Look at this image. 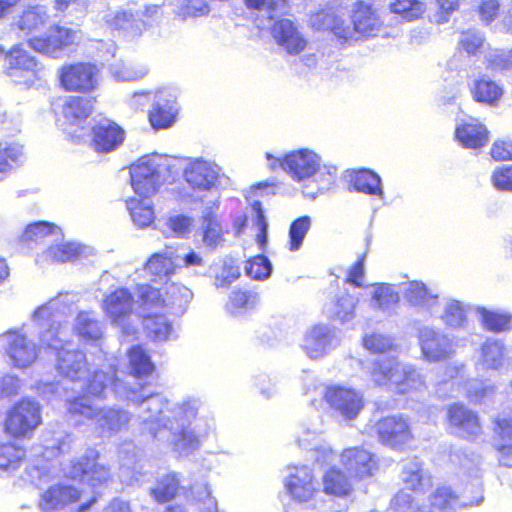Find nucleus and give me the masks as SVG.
Instances as JSON below:
<instances>
[{
	"label": "nucleus",
	"instance_id": "57",
	"mask_svg": "<svg viewBox=\"0 0 512 512\" xmlns=\"http://www.w3.org/2000/svg\"><path fill=\"white\" fill-rule=\"evenodd\" d=\"M442 319L449 327H460L466 321L465 310L459 302H451L446 306Z\"/></svg>",
	"mask_w": 512,
	"mask_h": 512
},
{
	"label": "nucleus",
	"instance_id": "6",
	"mask_svg": "<svg viewBox=\"0 0 512 512\" xmlns=\"http://www.w3.org/2000/svg\"><path fill=\"white\" fill-rule=\"evenodd\" d=\"M339 461L355 482L371 479L380 470L377 454L363 445L344 448L339 454Z\"/></svg>",
	"mask_w": 512,
	"mask_h": 512
},
{
	"label": "nucleus",
	"instance_id": "53",
	"mask_svg": "<svg viewBox=\"0 0 512 512\" xmlns=\"http://www.w3.org/2000/svg\"><path fill=\"white\" fill-rule=\"evenodd\" d=\"M500 0H480L475 7V13L484 25H490L501 13Z\"/></svg>",
	"mask_w": 512,
	"mask_h": 512
},
{
	"label": "nucleus",
	"instance_id": "3",
	"mask_svg": "<svg viewBox=\"0 0 512 512\" xmlns=\"http://www.w3.org/2000/svg\"><path fill=\"white\" fill-rule=\"evenodd\" d=\"M1 58L5 74L15 85L30 88L40 80L41 65L22 44L1 51Z\"/></svg>",
	"mask_w": 512,
	"mask_h": 512
},
{
	"label": "nucleus",
	"instance_id": "51",
	"mask_svg": "<svg viewBox=\"0 0 512 512\" xmlns=\"http://www.w3.org/2000/svg\"><path fill=\"white\" fill-rule=\"evenodd\" d=\"M246 274L256 280H263L271 273V264L264 255H256L246 261Z\"/></svg>",
	"mask_w": 512,
	"mask_h": 512
},
{
	"label": "nucleus",
	"instance_id": "56",
	"mask_svg": "<svg viewBox=\"0 0 512 512\" xmlns=\"http://www.w3.org/2000/svg\"><path fill=\"white\" fill-rule=\"evenodd\" d=\"M245 6L250 10L274 13L279 10H286L290 7V0H243Z\"/></svg>",
	"mask_w": 512,
	"mask_h": 512
},
{
	"label": "nucleus",
	"instance_id": "45",
	"mask_svg": "<svg viewBox=\"0 0 512 512\" xmlns=\"http://www.w3.org/2000/svg\"><path fill=\"white\" fill-rule=\"evenodd\" d=\"M57 226L53 223L46 221H38L29 224L23 234L22 240L26 244L43 243L48 237H51L56 232Z\"/></svg>",
	"mask_w": 512,
	"mask_h": 512
},
{
	"label": "nucleus",
	"instance_id": "30",
	"mask_svg": "<svg viewBox=\"0 0 512 512\" xmlns=\"http://www.w3.org/2000/svg\"><path fill=\"white\" fill-rule=\"evenodd\" d=\"M224 228L218 214L212 209L206 210L201 217V237L203 244L215 249L224 241Z\"/></svg>",
	"mask_w": 512,
	"mask_h": 512
},
{
	"label": "nucleus",
	"instance_id": "22",
	"mask_svg": "<svg viewBox=\"0 0 512 512\" xmlns=\"http://www.w3.org/2000/svg\"><path fill=\"white\" fill-rule=\"evenodd\" d=\"M487 127L477 119H468L458 124L454 131L455 140L464 148L480 149L489 141Z\"/></svg>",
	"mask_w": 512,
	"mask_h": 512
},
{
	"label": "nucleus",
	"instance_id": "17",
	"mask_svg": "<svg viewBox=\"0 0 512 512\" xmlns=\"http://www.w3.org/2000/svg\"><path fill=\"white\" fill-rule=\"evenodd\" d=\"M446 420L462 438L476 439L482 432L479 416L462 403H452L447 407Z\"/></svg>",
	"mask_w": 512,
	"mask_h": 512
},
{
	"label": "nucleus",
	"instance_id": "38",
	"mask_svg": "<svg viewBox=\"0 0 512 512\" xmlns=\"http://www.w3.org/2000/svg\"><path fill=\"white\" fill-rule=\"evenodd\" d=\"M126 355L131 373L135 377H147L154 372L155 366L142 345H132Z\"/></svg>",
	"mask_w": 512,
	"mask_h": 512
},
{
	"label": "nucleus",
	"instance_id": "33",
	"mask_svg": "<svg viewBox=\"0 0 512 512\" xmlns=\"http://www.w3.org/2000/svg\"><path fill=\"white\" fill-rule=\"evenodd\" d=\"M47 7L43 5H28L17 20V27L25 33H31L43 27L48 21Z\"/></svg>",
	"mask_w": 512,
	"mask_h": 512
},
{
	"label": "nucleus",
	"instance_id": "35",
	"mask_svg": "<svg viewBox=\"0 0 512 512\" xmlns=\"http://www.w3.org/2000/svg\"><path fill=\"white\" fill-rule=\"evenodd\" d=\"M400 368L396 357H382L373 363L370 376L376 385H387L393 383Z\"/></svg>",
	"mask_w": 512,
	"mask_h": 512
},
{
	"label": "nucleus",
	"instance_id": "7",
	"mask_svg": "<svg viewBox=\"0 0 512 512\" xmlns=\"http://www.w3.org/2000/svg\"><path fill=\"white\" fill-rule=\"evenodd\" d=\"M374 429L379 442L392 450H405L414 438L409 420L402 415L384 416Z\"/></svg>",
	"mask_w": 512,
	"mask_h": 512
},
{
	"label": "nucleus",
	"instance_id": "49",
	"mask_svg": "<svg viewBox=\"0 0 512 512\" xmlns=\"http://www.w3.org/2000/svg\"><path fill=\"white\" fill-rule=\"evenodd\" d=\"M257 302V294L250 290L236 289L229 297V310L237 313L242 310L251 309Z\"/></svg>",
	"mask_w": 512,
	"mask_h": 512
},
{
	"label": "nucleus",
	"instance_id": "15",
	"mask_svg": "<svg viewBox=\"0 0 512 512\" xmlns=\"http://www.w3.org/2000/svg\"><path fill=\"white\" fill-rule=\"evenodd\" d=\"M418 340L422 357L427 362L445 361L454 354L452 340L432 328L425 327L420 329Z\"/></svg>",
	"mask_w": 512,
	"mask_h": 512
},
{
	"label": "nucleus",
	"instance_id": "14",
	"mask_svg": "<svg viewBox=\"0 0 512 512\" xmlns=\"http://www.w3.org/2000/svg\"><path fill=\"white\" fill-rule=\"evenodd\" d=\"M125 140L124 129L115 121L102 119L90 130V146L101 154L115 151Z\"/></svg>",
	"mask_w": 512,
	"mask_h": 512
},
{
	"label": "nucleus",
	"instance_id": "20",
	"mask_svg": "<svg viewBox=\"0 0 512 512\" xmlns=\"http://www.w3.org/2000/svg\"><path fill=\"white\" fill-rule=\"evenodd\" d=\"M134 297L128 288L118 287L107 294L102 302V309L115 324H123L131 316Z\"/></svg>",
	"mask_w": 512,
	"mask_h": 512
},
{
	"label": "nucleus",
	"instance_id": "43",
	"mask_svg": "<svg viewBox=\"0 0 512 512\" xmlns=\"http://www.w3.org/2000/svg\"><path fill=\"white\" fill-rule=\"evenodd\" d=\"M93 401L81 392V394L68 399L67 412L71 416L94 420L97 417L98 408L93 406Z\"/></svg>",
	"mask_w": 512,
	"mask_h": 512
},
{
	"label": "nucleus",
	"instance_id": "58",
	"mask_svg": "<svg viewBox=\"0 0 512 512\" xmlns=\"http://www.w3.org/2000/svg\"><path fill=\"white\" fill-rule=\"evenodd\" d=\"M20 152L14 146L0 145V173H9L19 163Z\"/></svg>",
	"mask_w": 512,
	"mask_h": 512
},
{
	"label": "nucleus",
	"instance_id": "21",
	"mask_svg": "<svg viewBox=\"0 0 512 512\" xmlns=\"http://www.w3.org/2000/svg\"><path fill=\"white\" fill-rule=\"evenodd\" d=\"M86 355L79 349H70L61 346L56 351L55 367L58 373L72 381L79 380L87 370Z\"/></svg>",
	"mask_w": 512,
	"mask_h": 512
},
{
	"label": "nucleus",
	"instance_id": "12",
	"mask_svg": "<svg viewBox=\"0 0 512 512\" xmlns=\"http://www.w3.org/2000/svg\"><path fill=\"white\" fill-rule=\"evenodd\" d=\"M270 34L276 44L289 55L301 54L309 44V40L299 26L288 18L276 19L270 27Z\"/></svg>",
	"mask_w": 512,
	"mask_h": 512
},
{
	"label": "nucleus",
	"instance_id": "13",
	"mask_svg": "<svg viewBox=\"0 0 512 512\" xmlns=\"http://www.w3.org/2000/svg\"><path fill=\"white\" fill-rule=\"evenodd\" d=\"M349 18L353 32L364 38L375 37L384 26L378 9L367 0H356Z\"/></svg>",
	"mask_w": 512,
	"mask_h": 512
},
{
	"label": "nucleus",
	"instance_id": "40",
	"mask_svg": "<svg viewBox=\"0 0 512 512\" xmlns=\"http://www.w3.org/2000/svg\"><path fill=\"white\" fill-rule=\"evenodd\" d=\"M146 199L130 197L125 202L133 223L139 228H145L154 221V209Z\"/></svg>",
	"mask_w": 512,
	"mask_h": 512
},
{
	"label": "nucleus",
	"instance_id": "24",
	"mask_svg": "<svg viewBox=\"0 0 512 512\" xmlns=\"http://www.w3.org/2000/svg\"><path fill=\"white\" fill-rule=\"evenodd\" d=\"M184 179L195 191H208L217 186L219 175L206 162L195 161L184 171Z\"/></svg>",
	"mask_w": 512,
	"mask_h": 512
},
{
	"label": "nucleus",
	"instance_id": "48",
	"mask_svg": "<svg viewBox=\"0 0 512 512\" xmlns=\"http://www.w3.org/2000/svg\"><path fill=\"white\" fill-rule=\"evenodd\" d=\"M403 483L405 489L414 493H423L426 486H430V479L426 478L423 474V469L420 464H415V467H406L402 471Z\"/></svg>",
	"mask_w": 512,
	"mask_h": 512
},
{
	"label": "nucleus",
	"instance_id": "32",
	"mask_svg": "<svg viewBox=\"0 0 512 512\" xmlns=\"http://www.w3.org/2000/svg\"><path fill=\"white\" fill-rule=\"evenodd\" d=\"M350 183L353 189L358 192L371 196L383 195L381 179L377 173L370 169L354 170L350 174Z\"/></svg>",
	"mask_w": 512,
	"mask_h": 512
},
{
	"label": "nucleus",
	"instance_id": "34",
	"mask_svg": "<svg viewBox=\"0 0 512 512\" xmlns=\"http://www.w3.org/2000/svg\"><path fill=\"white\" fill-rule=\"evenodd\" d=\"M393 384L395 393L399 395L413 394L425 388L422 376L409 366L400 368Z\"/></svg>",
	"mask_w": 512,
	"mask_h": 512
},
{
	"label": "nucleus",
	"instance_id": "4",
	"mask_svg": "<svg viewBox=\"0 0 512 512\" xmlns=\"http://www.w3.org/2000/svg\"><path fill=\"white\" fill-rule=\"evenodd\" d=\"M95 97L69 96L60 111L55 112L56 122L62 126L69 138L76 143L84 140L86 128L83 123L93 112Z\"/></svg>",
	"mask_w": 512,
	"mask_h": 512
},
{
	"label": "nucleus",
	"instance_id": "42",
	"mask_svg": "<svg viewBox=\"0 0 512 512\" xmlns=\"http://www.w3.org/2000/svg\"><path fill=\"white\" fill-rule=\"evenodd\" d=\"M480 316L481 324L487 331L501 333L512 329V314L508 312L482 309L480 311Z\"/></svg>",
	"mask_w": 512,
	"mask_h": 512
},
{
	"label": "nucleus",
	"instance_id": "2",
	"mask_svg": "<svg viewBox=\"0 0 512 512\" xmlns=\"http://www.w3.org/2000/svg\"><path fill=\"white\" fill-rule=\"evenodd\" d=\"M42 424V408L34 399L22 397L5 412L1 428L13 441L30 440Z\"/></svg>",
	"mask_w": 512,
	"mask_h": 512
},
{
	"label": "nucleus",
	"instance_id": "27",
	"mask_svg": "<svg viewBox=\"0 0 512 512\" xmlns=\"http://www.w3.org/2000/svg\"><path fill=\"white\" fill-rule=\"evenodd\" d=\"M353 480L339 467H329L322 476L323 492L335 498H345L353 492Z\"/></svg>",
	"mask_w": 512,
	"mask_h": 512
},
{
	"label": "nucleus",
	"instance_id": "9",
	"mask_svg": "<svg viewBox=\"0 0 512 512\" xmlns=\"http://www.w3.org/2000/svg\"><path fill=\"white\" fill-rule=\"evenodd\" d=\"M27 43L40 54L58 57L64 50L77 44V32L69 27L54 24L45 34L31 37Z\"/></svg>",
	"mask_w": 512,
	"mask_h": 512
},
{
	"label": "nucleus",
	"instance_id": "26",
	"mask_svg": "<svg viewBox=\"0 0 512 512\" xmlns=\"http://www.w3.org/2000/svg\"><path fill=\"white\" fill-rule=\"evenodd\" d=\"M7 354L16 368H26L37 358L35 345L26 336L16 332L10 335Z\"/></svg>",
	"mask_w": 512,
	"mask_h": 512
},
{
	"label": "nucleus",
	"instance_id": "61",
	"mask_svg": "<svg viewBox=\"0 0 512 512\" xmlns=\"http://www.w3.org/2000/svg\"><path fill=\"white\" fill-rule=\"evenodd\" d=\"M489 153L495 161L512 160V139L505 138L495 140L491 145Z\"/></svg>",
	"mask_w": 512,
	"mask_h": 512
},
{
	"label": "nucleus",
	"instance_id": "60",
	"mask_svg": "<svg viewBox=\"0 0 512 512\" xmlns=\"http://www.w3.org/2000/svg\"><path fill=\"white\" fill-rule=\"evenodd\" d=\"M486 68L493 72L512 71V49L491 55L486 61Z\"/></svg>",
	"mask_w": 512,
	"mask_h": 512
},
{
	"label": "nucleus",
	"instance_id": "55",
	"mask_svg": "<svg viewBox=\"0 0 512 512\" xmlns=\"http://www.w3.org/2000/svg\"><path fill=\"white\" fill-rule=\"evenodd\" d=\"M362 343L365 349L375 354H382L393 349L391 340L386 336L377 333L365 335Z\"/></svg>",
	"mask_w": 512,
	"mask_h": 512
},
{
	"label": "nucleus",
	"instance_id": "59",
	"mask_svg": "<svg viewBox=\"0 0 512 512\" xmlns=\"http://www.w3.org/2000/svg\"><path fill=\"white\" fill-rule=\"evenodd\" d=\"M493 185L502 191H512V165L501 166L491 175Z\"/></svg>",
	"mask_w": 512,
	"mask_h": 512
},
{
	"label": "nucleus",
	"instance_id": "63",
	"mask_svg": "<svg viewBox=\"0 0 512 512\" xmlns=\"http://www.w3.org/2000/svg\"><path fill=\"white\" fill-rule=\"evenodd\" d=\"M193 219L186 215H175L168 219L169 229L178 237H186L191 230Z\"/></svg>",
	"mask_w": 512,
	"mask_h": 512
},
{
	"label": "nucleus",
	"instance_id": "29",
	"mask_svg": "<svg viewBox=\"0 0 512 512\" xmlns=\"http://www.w3.org/2000/svg\"><path fill=\"white\" fill-rule=\"evenodd\" d=\"M131 415L120 408L108 407L98 408L96 424L100 431L108 433L109 435L115 434L128 426Z\"/></svg>",
	"mask_w": 512,
	"mask_h": 512
},
{
	"label": "nucleus",
	"instance_id": "52",
	"mask_svg": "<svg viewBox=\"0 0 512 512\" xmlns=\"http://www.w3.org/2000/svg\"><path fill=\"white\" fill-rule=\"evenodd\" d=\"M76 256V251L69 244L49 246L42 253L43 261L48 263L68 262Z\"/></svg>",
	"mask_w": 512,
	"mask_h": 512
},
{
	"label": "nucleus",
	"instance_id": "28",
	"mask_svg": "<svg viewBox=\"0 0 512 512\" xmlns=\"http://www.w3.org/2000/svg\"><path fill=\"white\" fill-rule=\"evenodd\" d=\"M181 479L176 472H168L158 477L149 495L157 504H166L173 501L181 490Z\"/></svg>",
	"mask_w": 512,
	"mask_h": 512
},
{
	"label": "nucleus",
	"instance_id": "54",
	"mask_svg": "<svg viewBox=\"0 0 512 512\" xmlns=\"http://www.w3.org/2000/svg\"><path fill=\"white\" fill-rule=\"evenodd\" d=\"M372 300L376 307L386 308L398 303L399 295L389 285L381 283L374 287Z\"/></svg>",
	"mask_w": 512,
	"mask_h": 512
},
{
	"label": "nucleus",
	"instance_id": "47",
	"mask_svg": "<svg viewBox=\"0 0 512 512\" xmlns=\"http://www.w3.org/2000/svg\"><path fill=\"white\" fill-rule=\"evenodd\" d=\"M311 227V218L307 215L294 219L289 227L288 249L297 251L303 244L304 238Z\"/></svg>",
	"mask_w": 512,
	"mask_h": 512
},
{
	"label": "nucleus",
	"instance_id": "62",
	"mask_svg": "<svg viewBox=\"0 0 512 512\" xmlns=\"http://www.w3.org/2000/svg\"><path fill=\"white\" fill-rule=\"evenodd\" d=\"M240 277L239 268L232 264H224L220 273L214 277L216 288H228Z\"/></svg>",
	"mask_w": 512,
	"mask_h": 512
},
{
	"label": "nucleus",
	"instance_id": "8",
	"mask_svg": "<svg viewBox=\"0 0 512 512\" xmlns=\"http://www.w3.org/2000/svg\"><path fill=\"white\" fill-rule=\"evenodd\" d=\"M99 459L100 453L96 449H88L70 462L67 477L73 481H87L93 486L106 484L112 480L111 469Z\"/></svg>",
	"mask_w": 512,
	"mask_h": 512
},
{
	"label": "nucleus",
	"instance_id": "36",
	"mask_svg": "<svg viewBox=\"0 0 512 512\" xmlns=\"http://www.w3.org/2000/svg\"><path fill=\"white\" fill-rule=\"evenodd\" d=\"M333 333L323 326H314L305 336L304 349L310 358H317L325 353Z\"/></svg>",
	"mask_w": 512,
	"mask_h": 512
},
{
	"label": "nucleus",
	"instance_id": "31",
	"mask_svg": "<svg viewBox=\"0 0 512 512\" xmlns=\"http://www.w3.org/2000/svg\"><path fill=\"white\" fill-rule=\"evenodd\" d=\"M179 107L176 99L156 103L148 113L149 123L155 130L167 129L172 126L178 114Z\"/></svg>",
	"mask_w": 512,
	"mask_h": 512
},
{
	"label": "nucleus",
	"instance_id": "16",
	"mask_svg": "<svg viewBox=\"0 0 512 512\" xmlns=\"http://www.w3.org/2000/svg\"><path fill=\"white\" fill-rule=\"evenodd\" d=\"M284 486L291 498L298 502H307L319 492L313 469L304 465L293 468L286 477Z\"/></svg>",
	"mask_w": 512,
	"mask_h": 512
},
{
	"label": "nucleus",
	"instance_id": "41",
	"mask_svg": "<svg viewBox=\"0 0 512 512\" xmlns=\"http://www.w3.org/2000/svg\"><path fill=\"white\" fill-rule=\"evenodd\" d=\"M109 384L110 376L108 373L96 370L88 375L81 392L93 400H103L106 397Z\"/></svg>",
	"mask_w": 512,
	"mask_h": 512
},
{
	"label": "nucleus",
	"instance_id": "11",
	"mask_svg": "<svg viewBox=\"0 0 512 512\" xmlns=\"http://www.w3.org/2000/svg\"><path fill=\"white\" fill-rule=\"evenodd\" d=\"M160 166L151 159L139 160L130 168V184L138 198L148 199L160 186Z\"/></svg>",
	"mask_w": 512,
	"mask_h": 512
},
{
	"label": "nucleus",
	"instance_id": "19",
	"mask_svg": "<svg viewBox=\"0 0 512 512\" xmlns=\"http://www.w3.org/2000/svg\"><path fill=\"white\" fill-rule=\"evenodd\" d=\"M82 491L71 484L55 483L41 495L39 507L43 512H54L77 503Z\"/></svg>",
	"mask_w": 512,
	"mask_h": 512
},
{
	"label": "nucleus",
	"instance_id": "39",
	"mask_svg": "<svg viewBox=\"0 0 512 512\" xmlns=\"http://www.w3.org/2000/svg\"><path fill=\"white\" fill-rule=\"evenodd\" d=\"M388 8L401 20L411 22L422 18L426 4L422 0H392Z\"/></svg>",
	"mask_w": 512,
	"mask_h": 512
},
{
	"label": "nucleus",
	"instance_id": "1",
	"mask_svg": "<svg viewBox=\"0 0 512 512\" xmlns=\"http://www.w3.org/2000/svg\"><path fill=\"white\" fill-rule=\"evenodd\" d=\"M144 270L154 278L166 277L161 287H155L149 283L136 286L138 301L144 310L159 309L164 311L174 305L181 304L188 289L169 279L175 273V267L170 256L159 252L151 254L144 263Z\"/></svg>",
	"mask_w": 512,
	"mask_h": 512
},
{
	"label": "nucleus",
	"instance_id": "23",
	"mask_svg": "<svg viewBox=\"0 0 512 512\" xmlns=\"http://www.w3.org/2000/svg\"><path fill=\"white\" fill-rule=\"evenodd\" d=\"M470 94L475 102L495 107L499 105L504 96V87L500 82L487 75H480L474 79L470 87Z\"/></svg>",
	"mask_w": 512,
	"mask_h": 512
},
{
	"label": "nucleus",
	"instance_id": "44",
	"mask_svg": "<svg viewBox=\"0 0 512 512\" xmlns=\"http://www.w3.org/2000/svg\"><path fill=\"white\" fill-rule=\"evenodd\" d=\"M145 403V410L147 411V420L152 423L166 422L167 412H171L173 409L169 407L168 401L160 394H152L143 400Z\"/></svg>",
	"mask_w": 512,
	"mask_h": 512
},
{
	"label": "nucleus",
	"instance_id": "10",
	"mask_svg": "<svg viewBox=\"0 0 512 512\" xmlns=\"http://www.w3.org/2000/svg\"><path fill=\"white\" fill-rule=\"evenodd\" d=\"M323 400L346 420L356 418L364 407L361 394L342 385H328L324 390Z\"/></svg>",
	"mask_w": 512,
	"mask_h": 512
},
{
	"label": "nucleus",
	"instance_id": "37",
	"mask_svg": "<svg viewBox=\"0 0 512 512\" xmlns=\"http://www.w3.org/2000/svg\"><path fill=\"white\" fill-rule=\"evenodd\" d=\"M27 458V449L15 441L0 444V470L14 471L18 469Z\"/></svg>",
	"mask_w": 512,
	"mask_h": 512
},
{
	"label": "nucleus",
	"instance_id": "5",
	"mask_svg": "<svg viewBox=\"0 0 512 512\" xmlns=\"http://www.w3.org/2000/svg\"><path fill=\"white\" fill-rule=\"evenodd\" d=\"M97 67L86 61L63 64L58 70V82L66 92L89 95L98 85Z\"/></svg>",
	"mask_w": 512,
	"mask_h": 512
},
{
	"label": "nucleus",
	"instance_id": "25",
	"mask_svg": "<svg viewBox=\"0 0 512 512\" xmlns=\"http://www.w3.org/2000/svg\"><path fill=\"white\" fill-rule=\"evenodd\" d=\"M146 310L142 317L141 324L144 333L150 341L161 343L168 341L173 333V323L164 312L156 313Z\"/></svg>",
	"mask_w": 512,
	"mask_h": 512
},
{
	"label": "nucleus",
	"instance_id": "50",
	"mask_svg": "<svg viewBox=\"0 0 512 512\" xmlns=\"http://www.w3.org/2000/svg\"><path fill=\"white\" fill-rule=\"evenodd\" d=\"M484 45V38L474 30H463L458 41L457 49L469 56L479 53Z\"/></svg>",
	"mask_w": 512,
	"mask_h": 512
},
{
	"label": "nucleus",
	"instance_id": "64",
	"mask_svg": "<svg viewBox=\"0 0 512 512\" xmlns=\"http://www.w3.org/2000/svg\"><path fill=\"white\" fill-rule=\"evenodd\" d=\"M364 263H365V255H360L356 261L352 264L347 272V277L345 282L354 286L361 287L362 280L364 277Z\"/></svg>",
	"mask_w": 512,
	"mask_h": 512
},
{
	"label": "nucleus",
	"instance_id": "46",
	"mask_svg": "<svg viewBox=\"0 0 512 512\" xmlns=\"http://www.w3.org/2000/svg\"><path fill=\"white\" fill-rule=\"evenodd\" d=\"M75 330L79 337L89 341H98L103 336L99 321L91 318L85 312L78 314Z\"/></svg>",
	"mask_w": 512,
	"mask_h": 512
},
{
	"label": "nucleus",
	"instance_id": "18",
	"mask_svg": "<svg viewBox=\"0 0 512 512\" xmlns=\"http://www.w3.org/2000/svg\"><path fill=\"white\" fill-rule=\"evenodd\" d=\"M277 166L300 181L313 176L318 170L319 164L312 153L299 150L292 151L280 159H274L271 168L275 169Z\"/></svg>",
	"mask_w": 512,
	"mask_h": 512
}]
</instances>
